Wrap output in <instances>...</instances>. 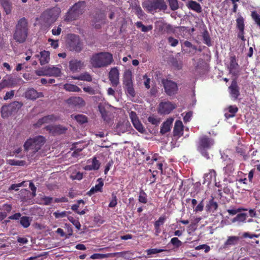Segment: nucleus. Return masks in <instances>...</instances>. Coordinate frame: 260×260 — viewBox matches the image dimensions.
<instances>
[{
    "mask_svg": "<svg viewBox=\"0 0 260 260\" xmlns=\"http://www.w3.org/2000/svg\"><path fill=\"white\" fill-rule=\"evenodd\" d=\"M35 73L39 76H48L47 67L40 68L35 71Z\"/></svg>",
    "mask_w": 260,
    "mask_h": 260,
    "instance_id": "45",
    "label": "nucleus"
},
{
    "mask_svg": "<svg viewBox=\"0 0 260 260\" xmlns=\"http://www.w3.org/2000/svg\"><path fill=\"white\" fill-rule=\"evenodd\" d=\"M84 66V62L81 60L73 59L69 62V69L72 72H78Z\"/></svg>",
    "mask_w": 260,
    "mask_h": 260,
    "instance_id": "14",
    "label": "nucleus"
},
{
    "mask_svg": "<svg viewBox=\"0 0 260 260\" xmlns=\"http://www.w3.org/2000/svg\"><path fill=\"white\" fill-rule=\"evenodd\" d=\"M132 72L129 70L124 71L123 75V84L128 94L134 96L135 91L134 88Z\"/></svg>",
    "mask_w": 260,
    "mask_h": 260,
    "instance_id": "5",
    "label": "nucleus"
},
{
    "mask_svg": "<svg viewBox=\"0 0 260 260\" xmlns=\"http://www.w3.org/2000/svg\"><path fill=\"white\" fill-rule=\"evenodd\" d=\"M170 7L172 10H176L178 9L179 5L177 0H168Z\"/></svg>",
    "mask_w": 260,
    "mask_h": 260,
    "instance_id": "49",
    "label": "nucleus"
},
{
    "mask_svg": "<svg viewBox=\"0 0 260 260\" xmlns=\"http://www.w3.org/2000/svg\"><path fill=\"white\" fill-rule=\"evenodd\" d=\"M83 90L90 94H95L100 93V88L99 85H97L94 87L87 86L83 87Z\"/></svg>",
    "mask_w": 260,
    "mask_h": 260,
    "instance_id": "33",
    "label": "nucleus"
},
{
    "mask_svg": "<svg viewBox=\"0 0 260 260\" xmlns=\"http://www.w3.org/2000/svg\"><path fill=\"white\" fill-rule=\"evenodd\" d=\"M174 118H169L167 119V120L162 124L160 131V133L162 134H165L166 133L169 132L171 129V127Z\"/></svg>",
    "mask_w": 260,
    "mask_h": 260,
    "instance_id": "21",
    "label": "nucleus"
},
{
    "mask_svg": "<svg viewBox=\"0 0 260 260\" xmlns=\"http://www.w3.org/2000/svg\"><path fill=\"white\" fill-rule=\"evenodd\" d=\"M16 84L14 78L10 76H7L3 79L0 83V90L5 87H12Z\"/></svg>",
    "mask_w": 260,
    "mask_h": 260,
    "instance_id": "15",
    "label": "nucleus"
},
{
    "mask_svg": "<svg viewBox=\"0 0 260 260\" xmlns=\"http://www.w3.org/2000/svg\"><path fill=\"white\" fill-rule=\"evenodd\" d=\"M176 106L171 102H162L159 105L158 112L161 114H168Z\"/></svg>",
    "mask_w": 260,
    "mask_h": 260,
    "instance_id": "11",
    "label": "nucleus"
},
{
    "mask_svg": "<svg viewBox=\"0 0 260 260\" xmlns=\"http://www.w3.org/2000/svg\"><path fill=\"white\" fill-rule=\"evenodd\" d=\"M213 144L214 141L212 139L204 136L200 139L198 149L204 157L209 158V155L206 150L209 149Z\"/></svg>",
    "mask_w": 260,
    "mask_h": 260,
    "instance_id": "7",
    "label": "nucleus"
},
{
    "mask_svg": "<svg viewBox=\"0 0 260 260\" xmlns=\"http://www.w3.org/2000/svg\"><path fill=\"white\" fill-rule=\"evenodd\" d=\"M109 79L113 86H116L119 83V72L117 67L111 69Z\"/></svg>",
    "mask_w": 260,
    "mask_h": 260,
    "instance_id": "12",
    "label": "nucleus"
},
{
    "mask_svg": "<svg viewBox=\"0 0 260 260\" xmlns=\"http://www.w3.org/2000/svg\"><path fill=\"white\" fill-rule=\"evenodd\" d=\"M58 13L54 10L46 12L43 14L44 19L48 24H52L54 22L57 17Z\"/></svg>",
    "mask_w": 260,
    "mask_h": 260,
    "instance_id": "13",
    "label": "nucleus"
},
{
    "mask_svg": "<svg viewBox=\"0 0 260 260\" xmlns=\"http://www.w3.org/2000/svg\"><path fill=\"white\" fill-rule=\"evenodd\" d=\"M1 3L6 13L10 14L12 8V3L9 0H1Z\"/></svg>",
    "mask_w": 260,
    "mask_h": 260,
    "instance_id": "34",
    "label": "nucleus"
},
{
    "mask_svg": "<svg viewBox=\"0 0 260 260\" xmlns=\"http://www.w3.org/2000/svg\"><path fill=\"white\" fill-rule=\"evenodd\" d=\"M165 91L166 93L170 96L177 93L178 91V86L177 83L174 81L169 80H162Z\"/></svg>",
    "mask_w": 260,
    "mask_h": 260,
    "instance_id": "8",
    "label": "nucleus"
},
{
    "mask_svg": "<svg viewBox=\"0 0 260 260\" xmlns=\"http://www.w3.org/2000/svg\"><path fill=\"white\" fill-rule=\"evenodd\" d=\"M63 88L70 92H80L81 89L76 85L67 83L63 85Z\"/></svg>",
    "mask_w": 260,
    "mask_h": 260,
    "instance_id": "36",
    "label": "nucleus"
},
{
    "mask_svg": "<svg viewBox=\"0 0 260 260\" xmlns=\"http://www.w3.org/2000/svg\"><path fill=\"white\" fill-rule=\"evenodd\" d=\"M117 204V197L116 195L114 193H113L112 194V199L110 202L109 207L110 208L115 207L116 206Z\"/></svg>",
    "mask_w": 260,
    "mask_h": 260,
    "instance_id": "55",
    "label": "nucleus"
},
{
    "mask_svg": "<svg viewBox=\"0 0 260 260\" xmlns=\"http://www.w3.org/2000/svg\"><path fill=\"white\" fill-rule=\"evenodd\" d=\"M74 118L77 122L81 124L86 123L87 121V117L83 115H77L75 116Z\"/></svg>",
    "mask_w": 260,
    "mask_h": 260,
    "instance_id": "48",
    "label": "nucleus"
},
{
    "mask_svg": "<svg viewBox=\"0 0 260 260\" xmlns=\"http://www.w3.org/2000/svg\"><path fill=\"white\" fill-rule=\"evenodd\" d=\"M113 61L112 55L107 52H102L93 55L90 59V63L94 68H102L110 65Z\"/></svg>",
    "mask_w": 260,
    "mask_h": 260,
    "instance_id": "2",
    "label": "nucleus"
},
{
    "mask_svg": "<svg viewBox=\"0 0 260 260\" xmlns=\"http://www.w3.org/2000/svg\"><path fill=\"white\" fill-rule=\"evenodd\" d=\"M25 97L27 99H31V100H35L37 98L42 96V93L40 92H38L34 88H30L28 89L25 92Z\"/></svg>",
    "mask_w": 260,
    "mask_h": 260,
    "instance_id": "24",
    "label": "nucleus"
},
{
    "mask_svg": "<svg viewBox=\"0 0 260 260\" xmlns=\"http://www.w3.org/2000/svg\"><path fill=\"white\" fill-rule=\"evenodd\" d=\"M98 181L99 182L98 184H96L94 187H92L89 191V195L91 196L92 194L98 191H100L102 190V187L104 185L103 182L102 181L101 179H99Z\"/></svg>",
    "mask_w": 260,
    "mask_h": 260,
    "instance_id": "35",
    "label": "nucleus"
},
{
    "mask_svg": "<svg viewBox=\"0 0 260 260\" xmlns=\"http://www.w3.org/2000/svg\"><path fill=\"white\" fill-rule=\"evenodd\" d=\"M139 201L143 204H146L147 202V194L143 190L140 192Z\"/></svg>",
    "mask_w": 260,
    "mask_h": 260,
    "instance_id": "47",
    "label": "nucleus"
},
{
    "mask_svg": "<svg viewBox=\"0 0 260 260\" xmlns=\"http://www.w3.org/2000/svg\"><path fill=\"white\" fill-rule=\"evenodd\" d=\"M148 121L153 125H157L160 123L159 119L155 116H149L148 118Z\"/></svg>",
    "mask_w": 260,
    "mask_h": 260,
    "instance_id": "51",
    "label": "nucleus"
},
{
    "mask_svg": "<svg viewBox=\"0 0 260 260\" xmlns=\"http://www.w3.org/2000/svg\"><path fill=\"white\" fill-rule=\"evenodd\" d=\"M251 16L256 24L260 26V16L255 12H252Z\"/></svg>",
    "mask_w": 260,
    "mask_h": 260,
    "instance_id": "58",
    "label": "nucleus"
},
{
    "mask_svg": "<svg viewBox=\"0 0 260 260\" xmlns=\"http://www.w3.org/2000/svg\"><path fill=\"white\" fill-rule=\"evenodd\" d=\"M247 209H246L240 208H238V209H228L227 210V211L230 214L234 215L241 211H247Z\"/></svg>",
    "mask_w": 260,
    "mask_h": 260,
    "instance_id": "57",
    "label": "nucleus"
},
{
    "mask_svg": "<svg viewBox=\"0 0 260 260\" xmlns=\"http://www.w3.org/2000/svg\"><path fill=\"white\" fill-rule=\"evenodd\" d=\"M45 142V138L44 137L37 136L27 140L24 144V148L28 152L29 154H27L28 156L31 155V156H32L37 153L42 154L41 152L39 150Z\"/></svg>",
    "mask_w": 260,
    "mask_h": 260,
    "instance_id": "1",
    "label": "nucleus"
},
{
    "mask_svg": "<svg viewBox=\"0 0 260 260\" xmlns=\"http://www.w3.org/2000/svg\"><path fill=\"white\" fill-rule=\"evenodd\" d=\"M237 26L238 28L241 31H244V19L242 17L240 16L238 17L237 20Z\"/></svg>",
    "mask_w": 260,
    "mask_h": 260,
    "instance_id": "41",
    "label": "nucleus"
},
{
    "mask_svg": "<svg viewBox=\"0 0 260 260\" xmlns=\"http://www.w3.org/2000/svg\"><path fill=\"white\" fill-rule=\"evenodd\" d=\"M131 125L129 122L127 121H124L117 123L115 127V131L118 134H120L128 131Z\"/></svg>",
    "mask_w": 260,
    "mask_h": 260,
    "instance_id": "16",
    "label": "nucleus"
},
{
    "mask_svg": "<svg viewBox=\"0 0 260 260\" xmlns=\"http://www.w3.org/2000/svg\"><path fill=\"white\" fill-rule=\"evenodd\" d=\"M247 214L244 213H240L237 215L236 217L232 219V221L235 222H245L247 218Z\"/></svg>",
    "mask_w": 260,
    "mask_h": 260,
    "instance_id": "37",
    "label": "nucleus"
},
{
    "mask_svg": "<svg viewBox=\"0 0 260 260\" xmlns=\"http://www.w3.org/2000/svg\"><path fill=\"white\" fill-rule=\"evenodd\" d=\"M183 125L182 122L180 120H177L175 123L173 129L174 136L180 137L183 135Z\"/></svg>",
    "mask_w": 260,
    "mask_h": 260,
    "instance_id": "19",
    "label": "nucleus"
},
{
    "mask_svg": "<svg viewBox=\"0 0 260 260\" xmlns=\"http://www.w3.org/2000/svg\"><path fill=\"white\" fill-rule=\"evenodd\" d=\"M204 42L208 46L211 45L210 38L208 32H206L203 34Z\"/></svg>",
    "mask_w": 260,
    "mask_h": 260,
    "instance_id": "61",
    "label": "nucleus"
},
{
    "mask_svg": "<svg viewBox=\"0 0 260 260\" xmlns=\"http://www.w3.org/2000/svg\"><path fill=\"white\" fill-rule=\"evenodd\" d=\"M239 237L236 236L229 237L225 243V245H234L237 243Z\"/></svg>",
    "mask_w": 260,
    "mask_h": 260,
    "instance_id": "40",
    "label": "nucleus"
},
{
    "mask_svg": "<svg viewBox=\"0 0 260 260\" xmlns=\"http://www.w3.org/2000/svg\"><path fill=\"white\" fill-rule=\"evenodd\" d=\"M223 171L226 175H230L234 171V168L232 165L229 164L226 165V167H224Z\"/></svg>",
    "mask_w": 260,
    "mask_h": 260,
    "instance_id": "53",
    "label": "nucleus"
},
{
    "mask_svg": "<svg viewBox=\"0 0 260 260\" xmlns=\"http://www.w3.org/2000/svg\"><path fill=\"white\" fill-rule=\"evenodd\" d=\"M170 243L177 248L182 245V242L176 237L172 238Z\"/></svg>",
    "mask_w": 260,
    "mask_h": 260,
    "instance_id": "54",
    "label": "nucleus"
},
{
    "mask_svg": "<svg viewBox=\"0 0 260 260\" xmlns=\"http://www.w3.org/2000/svg\"><path fill=\"white\" fill-rule=\"evenodd\" d=\"M84 8V2H79L75 4L68 12L66 15V19L71 21L76 19L83 13Z\"/></svg>",
    "mask_w": 260,
    "mask_h": 260,
    "instance_id": "6",
    "label": "nucleus"
},
{
    "mask_svg": "<svg viewBox=\"0 0 260 260\" xmlns=\"http://www.w3.org/2000/svg\"><path fill=\"white\" fill-rule=\"evenodd\" d=\"M237 111L238 108L236 106H231L229 107V113H225L224 115L227 118L233 117Z\"/></svg>",
    "mask_w": 260,
    "mask_h": 260,
    "instance_id": "38",
    "label": "nucleus"
},
{
    "mask_svg": "<svg viewBox=\"0 0 260 260\" xmlns=\"http://www.w3.org/2000/svg\"><path fill=\"white\" fill-rule=\"evenodd\" d=\"M28 26L26 19H20L16 25L14 39L19 43H23L27 37Z\"/></svg>",
    "mask_w": 260,
    "mask_h": 260,
    "instance_id": "4",
    "label": "nucleus"
},
{
    "mask_svg": "<svg viewBox=\"0 0 260 260\" xmlns=\"http://www.w3.org/2000/svg\"><path fill=\"white\" fill-rule=\"evenodd\" d=\"M166 251L167 250L164 249L153 248L147 249L146 250V252H147V255H150L151 254H155Z\"/></svg>",
    "mask_w": 260,
    "mask_h": 260,
    "instance_id": "43",
    "label": "nucleus"
},
{
    "mask_svg": "<svg viewBox=\"0 0 260 260\" xmlns=\"http://www.w3.org/2000/svg\"><path fill=\"white\" fill-rule=\"evenodd\" d=\"M195 249L197 250H201V249H204L205 252L206 253H207V252H208L210 251V247L208 245H207L203 244V245H199V246H197L195 248Z\"/></svg>",
    "mask_w": 260,
    "mask_h": 260,
    "instance_id": "59",
    "label": "nucleus"
},
{
    "mask_svg": "<svg viewBox=\"0 0 260 260\" xmlns=\"http://www.w3.org/2000/svg\"><path fill=\"white\" fill-rule=\"evenodd\" d=\"M84 204H85V203L83 200H78L77 201V204H75L72 206L71 209L73 211L76 212L78 214H79L80 215H83V214H85L86 211L85 210H83L80 211L78 210V209L79 207L83 208L84 205Z\"/></svg>",
    "mask_w": 260,
    "mask_h": 260,
    "instance_id": "30",
    "label": "nucleus"
},
{
    "mask_svg": "<svg viewBox=\"0 0 260 260\" xmlns=\"http://www.w3.org/2000/svg\"><path fill=\"white\" fill-rule=\"evenodd\" d=\"M236 182L237 184H239L242 186L244 190H248V188L246 187L248 183L247 182V179L245 177L244 178H240L239 179H237Z\"/></svg>",
    "mask_w": 260,
    "mask_h": 260,
    "instance_id": "46",
    "label": "nucleus"
},
{
    "mask_svg": "<svg viewBox=\"0 0 260 260\" xmlns=\"http://www.w3.org/2000/svg\"><path fill=\"white\" fill-rule=\"evenodd\" d=\"M238 67L239 65L236 61L235 56H231L230 64L228 67L230 72L235 74L238 71Z\"/></svg>",
    "mask_w": 260,
    "mask_h": 260,
    "instance_id": "25",
    "label": "nucleus"
},
{
    "mask_svg": "<svg viewBox=\"0 0 260 260\" xmlns=\"http://www.w3.org/2000/svg\"><path fill=\"white\" fill-rule=\"evenodd\" d=\"M67 212L66 211L59 212L58 211L55 212L53 215L56 218H59L66 217L67 216Z\"/></svg>",
    "mask_w": 260,
    "mask_h": 260,
    "instance_id": "60",
    "label": "nucleus"
},
{
    "mask_svg": "<svg viewBox=\"0 0 260 260\" xmlns=\"http://www.w3.org/2000/svg\"><path fill=\"white\" fill-rule=\"evenodd\" d=\"M109 256V254L94 253L90 256L91 259H102Z\"/></svg>",
    "mask_w": 260,
    "mask_h": 260,
    "instance_id": "52",
    "label": "nucleus"
},
{
    "mask_svg": "<svg viewBox=\"0 0 260 260\" xmlns=\"http://www.w3.org/2000/svg\"><path fill=\"white\" fill-rule=\"evenodd\" d=\"M129 118L135 128L139 132L143 133L145 128L140 122L139 118L135 112L131 111L129 113Z\"/></svg>",
    "mask_w": 260,
    "mask_h": 260,
    "instance_id": "10",
    "label": "nucleus"
},
{
    "mask_svg": "<svg viewBox=\"0 0 260 260\" xmlns=\"http://www.w3.org/2000/svg\"><path fill=\"white\" fill-rule=\"evenodd\" d=\"M31 219L30 217L27 216H23L20 219V224L24 228H26L30 225Z\"/></svg>",
    "mask_w": 260,
    "mask_h": 260,
    "instance_id": "39",
    "label": "nucleus"
},
{
    "mask_svg": "<svg viewBox=\"0 0 260 260\" xmlns=\"http://www.w3.org/2000/svg\"><path fill=\"white\" fill-rule=\"evenodd\" d=\"M166 216L165 215L161 216L154 223V226L156 229H158L159 226L162 225L166 220Z\"/></svg>",
    "mask_w": 260,
    "mask_h": 260,
    "instance_id": "42",
    "label": "nucleus"
},
{
    "mask_svg": "<svg viewBox=\"0 0 260 260\" xmlns=\"http://www.w3.org/2000/svg\"><path fill=\"white\" fill-rule=\"evenodd\" d=\"M216 172L214 170H210L208 173L205 174L204 176L203 184H209L211 181L215 179Z\"/></svg>",
    "mask_w": 260,
    "mask_h": 260,
    "instance_id": "29",
    "label": "nucleus"
},
{
    "mask_svg": "<svg viewBox=\"0 0 260 260\" xmlns=\"http://www.w3.org/2000/svg\"><path fill=\"white\" fill-rule=\"evenodd\" d=\"M229 88L231 96L234 99H237L239 95V91L236 82L233 81Z\"/></svg>",
    "mask_w": 260,
    "mask_h": 260,
    "instance_id": "22",
    "label": "nucleus"
},
{
    "mask_svg": "<svg viewBox=\"0 0 260 260\" xmlns=\"http://www.w3.org/2000/svg\"><path fill=\"white\" fill-rule=\"evenodd\" d=\"M136 14L139 17V18L141 19H142L144 17H145V14L140 7L137 8Z\"/></svg>",
    "mask_w": 260,
    "mask_h": 260,
    "instance_id": "64",
    "label": "nucleus"
},
{
    "mask_svg": "<svg viewBox=\"0 0 260 260\" xmlns=\"http://www.w3.org/2000/svg\"><path fill=\"white\" fill-rule=\"evenodd\" d=\"M88 165L86 166L84 169L86 171L97 170L99 169L100 163L95 157L93 158L92 160H88Z\"/></svg>",
    "mask_w": 260,
    "mask_h": 260,
    "instance_id": "18",
    "label": "nucleus"
},
{
    "mask_svg": "<svg viewBox=\"0 0 260 260\" xmlns=\"http://www.w3.org/2000/svg\"><path fill=\"white\" fill-rule=\"evenodd\" d=\"M92 79L91 76L88 72H84L80 74V80L90 82Z\"/></svg>",
    "mask_w": 260,
    "mask_h": 260,
    "instance_id": "44",
    "label": "nucleus"
},
{
    "mask_svg": "<svg viewBox=\"0 0 260 260\" xmlns=\"http://www.w3.org/2000/svg\"><path fill=\"white\" fill-rule=\"evenodd\" d=\"M22 104L19 102H15L9 106H4L2 108V116L3 117H8L11 115L13 111H16L20 108Z\"/></svg>",
    "mask_w": 260,
    "mask_h": 260,
    "instance_id": "9",
    "label": "nucleus"
},
{
    "mask_svg": "<svg viewBox=\"0 0 260 260\" xmlns=\"http://www.w3.org/2000/svg\"><path fill=\"white\" fill-rule=\"evenodd\" d=\"M68 219L70 222H71L75 226V227L77 229L79 230L80 229L81 224L78 220L75 219L72 216H69Z\"/></svg>",
    "mask_w": 260,
    "mask_h": 260,
    "instance_id": "56",
    "label": "nucleus"
},
{
    "mask_svg": "<svg viewBox=\"0 0 260 260\" xmlns=\"http://www.w3.org/2000/svg\"><path fill=\"white\" fill-rule=\"evenodd\" d=\"M39 58L41 65L43 66L48 63L50 60V53L48 51L44 50L41 51L39 54L35 56Z\"/></svg>",
    "mask_w": 260,
    "mask_h": 260,
    "instance_id": "17",
    "label": "nucleus"
},
{
    "mask_svg": "<svg viewBox=\"0 0 260 260\" xmlns=\"http://www.w3.org/2000/svg\"><path fill=\"white\" fill-rule=\"evenodd\" d=\"M56 119V117L53 115H48L45 116L41 119H40L38 122L36 123V126L39 127L44 123H48L52 122Z\"/></svg>",
    "mask_w": 260,
    "mask_h": 260,
    "instance_id": "26",
    "label": "nucleus"
},
{
    "mask_svg": "<svg viewBox=\"0 0 260 260\" xmlns=\"http://www.w3.org/2000/svg\"><path fill=\"white\" fill-rule=\"evenodd\" d=\"M73 39L74 41L70 45L71 47L76 51L79 52L81 51L82 48V45L79 41L78 37L75 36Z\"/></svg>",
    "mask_w": 260,
    "mask_h": 260,
    "instance_id": "31",
    "label": "nucleus"
},
{
    "mask_svg": "<svg viewBox=\"0 0 260 260\" xmlns=\"http://www.w3.org/2000/svg\"><path fill=\"white\" fill-rule=\"evenodd\" d=\"M15 94V90H12L6 93L5 96L4 97V100L7 101L9 99H12Z\"/></svg>",
    "mask_w": 260,
    "mask_h": 260,
    "instance_id": "62",
    "label": "nucleus"
},
{
    "mask_svg": "<svg viewBox=\"0 0 260 260\" xmlns=\"http://www.w3.org/2000/svg\"><path fill=\"white\" fill-rule=\"evenodd\" d=\"M47 129L49 130L52 133L58 134L64 133L67 130V128L64 126L60 125L52 126H47Z\"/></svg>",
    "mask_w": 260,
    "mask_h": 260,
    "instance_id": "32",
    "label": "nucleus"
},
{
    "mask_svg": "<svg viewBox=\"0 0 260 260\" xmlns=\"http://www.w3.org/2000/svg\"><path fill=\"white\" fill-rule=\"evenodd\" d=\"M48 76L59 77L61 76V69L58 67L49 66L47 67Z\"/></svg>",
    "mask_w": 260,
    "mask_h": 260,
    "instance_id": "20",
    "label": "nucleus"
},
{
    "mask_svg": "<svg viewBox=\"0 0 260 260\" xmlns=\"http://www.w3.org/2000/svg\"><path fill=\"white\" fill-rule=\"evenodd\" d=\"M186 6L187 8L192 11H194L197 13H201L202 12V7L201 5L193 1H189Z\"/></svg>",
    "mask_w": 260,
    "mask_h": 260,
    "instance_id": "27",
    "label": "nucleus"
},
{
    "mask_svg": "<svg viewBox=\"0 0 260 260\" xmlns=\"http://www.w3.org/2000/svg\"><path fill=\"white\" fill-rule=\"evenodd\" d=\"M142 5L146 11L152 14L167 9V5L164 0H145Z\"/></svg>",
    "mask_w": 260,
    "mask_h": 260,
    "instance_id": "3",
    "label": "nucleus"
},
{
    "mask_svg": "<svg viewBox=\"0 0 260 260\" xmlns=\"http://www.w3.org/2000/svg\"><path fill=\"white\" fill-rule=\"evenodd\" d=\"M7 161L9 165L13 166H23L25 164V161L23 160L9 159Z\"/></svg>",
    "mask_w": 260,
    "mask_h": 260,
    "instance_id": "50",
    "label": "nucleus"
},
{
    "mask_svg": "<svg viewBox=\"0 0 260 260\" xmlns=\"http://www.w3.org/2000/svg\"><path fill=\"white\" fill-rule=\"evenodd\" d=\"M143 79L144 80V84L145 87L147 89H149L150 88V79L148 77L147 75H145L143 76Z\"/></svg>",
    "mask_w": 260,
    "mask_h": 260,
    "instance_id": "63",
    "label": "nucleus"
},
{
    "mask_svg": "<svg viewBox=\"0 0 260 260\" xmlns=\"http://www.w3.org/2000/svg\"><path fill=\"white\" fill-rule=\"evenodd\" d=\"M67 102L69 104L74 106H82L84 105L85 102L83 99L80 97H72L67 100Z\"/></svg>",
    "mask_w": 260,
    "mask_h": 260,
    "instance_id": "23",
    "label": "nucleus"
},
{
    "mask_svg": "<svg viewBox=\"0 0 260 260\" xmlns=\"http://www.w3.org/2000/svg\"><path fill=\"white\" fill-rule=\"evenodd\" d=\"M218 208V204L214 199H212L209 201L206 206V210L207 212H214Z\"/></svg>",
    "mask_w": 260,
    "mask_h": 260,
    "instance_id": "28",
    "label": "nucleus"
}]
</instances>
